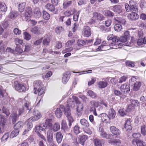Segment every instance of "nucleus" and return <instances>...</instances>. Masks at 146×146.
Here are the masks:
<instances>
[{
    "instance_id": "nucleus-1",
    "label": "nucleus",
    "mask_w": 146,
    "mask_h": 146,
    "mask_svg": "<svg viewBox=\"0 0 146 146\" xmlns=\"http://www.w3.org/2000/svg\"><path fill=\"white\" fill-rule=\"evenodd\" d=\"M74 102L77 104V107L76 109V110H82L83 107L82 104L79 100L78 98L74 96H72V98H69L67 101L66 106L68 108H67V110H70L71 109L74 108L75 106Z\"/></svg>"
},
{
    "instance_id": "nucleus-2",
    "label": "nucleus",
    "mask_w": 146,
    "mask_h": 146,
    "mask_svg": "<svg viewBox=\"0 0 146 146\" xmlns=\"http://www.w3.org/2000/svg\"><path fill=\"white\" fill-rule=\"evenodd\" d=\"M80 123L81 124L88 128V129L86 128H83V131L84 132L88 134L91 135L92 133V132L90 129L88 128L89 126V124L88 122L85 119H82L80 120Z\"/></svg>"
},
{
    "instance_id": "nucleus-3",
    "label": "nucleus",
    "mask_w": 146,
    "mask_h": 146,
    "mask_svg": "<svg viewBox=\"0 0 146 146\" xmlns=\"http://www.w3.org/2000/svg\"><path fill=\"white\" fill-rule=\"evenodd\" d=\"M6 120L4 117L0 115V134L3 133L4 131V129L6 123Z\"/></svg>"
},
{
    "instance_id": "nucleus-4",
    "label": "nucleus",
    "mask_w": 146,
    "mask_h": 146,
    "mask_svg": "<svg viewBox=\"0 0 146 146\" xmlns=\"http://www.w3.org/2000/svg\"><path fill=\"white\" fill-rule=\"evenodd\" d=\"M88 139V136L86 135H80L78 138V141L76 139L75 142L77 144L80 143L82 145H84L85 142Z\"/></svg>"
},
{
    "instance_id": "nucleus-5",
    "label": "nucleus",
    "mask_w": 146,
    "mask_h": 146,
    "mask_svg": "<svg viewBox=\"0 0 146 146\" xmlns=\"http://www.w3.org/2000/svg\"><path fill=\"white\" fill-rule=\"evenodd\" d=\"M33 115L35 117H31L29 118V120H31L32 121L38 120L42 117L40 113L38 110H34L33 112Z\"/></svg>"
},
{
    "instance_id": "nucleus-6",
    "label": "nucleus",
    "mask_w": 146,
    "mask_h": 146,
    "mask_svg": "<svg viewBox=\"0 0 146 146\" xmlns=\"http://www.w3.org/2000/svg\"><path fill=\"white\" fill-rule=\"evenodd\" d=\"M31 120H29V118L27 119L26 121V123H27V127L25 129L23 133V135H25V134L28 133V132L33 127V124L30 121Z\"/></svg>"
},
{
    "instance_id": "nucleus-7",
    "label": "nucleus",
    "mask_w": 146,
    "mask_h": 146,
    "mask_svg": "<svg viewBox=\"0 0 146 146\" xmlns=\"http://www.w3.org/2000/svg\"><path fill=\"white\" fill-rule=\"evenodd\" d=\"M100 136L102 138H105L106 139H109L113 136V135L110 134L108 135L105 131L104 129L102 127L99 128Z\"/></svg>"
},
{
    "instance_id": "nucleus-8",
    "label": "nucleus",
    "mask_w": 146,
    "mask_h": 146,
    "mask_svg": "<svg viewBox=\"0 0 146 146\" xmlns=\"http://www.w3.org/2000/svg\"><path fill=\"white\" fill-rule=\"evenodd\" d=\"M30 31L32 33L35 35H38L43 33L42 28L36 26L31 28Z\"/></svg>"
},
{
    "instance_id": "nucleus-9",
    "label": "nucleus",
    "mask_w": 146,
    "mask_h": 146,
    "mask_svg": "<svg viewBox=\"0 0 146 146\" xmlns=\"http://www.w3.org/2000/svg\"><path fill=\"white\" fill-rule=\"evenodd\" d=\"M18 112L19 114H17L16 113H13L11 115V116L12 119V122L14 124L16 121L19 116L21 115L23 113V110H19Z\"/></svg>"
},
{
    "instance_id": "nucleus-10",
    "label": "nucleus",
    "mask_w": 146,
    "mask_h": 146,
    "mask_svg": "<svg viewBox=\"0 0 146 146\" xmlns=\"http://www.w3.org/2000/svg\"><path fill=\"white\" fill-rule=\"evenodd\" d=\"M32 13V9L29 7H26L24 16L26 21H28V18L30 17Z\"/></svg>"
},
{
    "instance_id": "nucleus-11",
    "label": "nucleus",
    "mask_w": 146,
    "mask_h": 146,
    "mask_svg": "<svg viewBox=\"0 0 146 146\" xmlns=\"http://www.w3.org/2000/svg\"><path fill=\"white\" fill-rule=\"evenodd\" d=\"M137 12L132 11V13L128 15V18L131 21H135L138 19L139 18V16L137 13Z\"/></svg>"
},
{
    "instance_id": "nucleus-12",
    "label": "nucleus",
    "mask_w": 146,
    "mask_h": 146,
    "mask_svg": "<svg viewBox=\"0 0 146 146\" xmlns=\"http://www.w3.org/2000/svg\"><path fill=\"white\" fill-rule=\"evenodd\" d=\"M102 121L106 123H110V118L106 113H102L100 114Z\"/></svg>"
},
{
    "instance_id": "nucleus-13",
    "label": "nucleus",
    "mask_w": 146,
    "mask_h": 146,
    "mask_svg": "<svg viewBox=\"0 0 146 146\" xmlns=\"http://www.w3.org/2000/svg\"><path fill=\"white\" fill-rule=\"evenodd\" d=\"M15 89L20 92H25L26 88L22 84H17L14 85Z\"/></svg>"
},
{
    "instance_id": "nucleus-14",
    "label": "nucleus",
    "mask_w": 146,
    "mask_h": 146,
    "mask_svg": "<svg viewBox=\"0 0 146 146\" xmlns=\"http://www.w3.org/2000/svg\"><path fill=\"white\" fill-rule=\"evenodd\" d=\"M120 89L123 92L127 93L130 91V86L128 84H125L121 86Z\"/></svg>"
},
{
    "instance_id": "nucleus-15",
    "label": "nucleus",
    "mask_w": 146,
    "mask_h": 146,
    "mask_svg": "<svg viewBox=\"0 0 146 146\" xmlns=\"http://www.w3.org/2000/svg\"><path fill=\"white\" fill-rule=\"evenodd\" d=\"M93 18L100 21L103 20L105 17L102 14L96 12L93 13Z\"/></svg>"
},
{
    "instance_id": "nucleus-16",
    "label": "nucleus",
    "mask_w": 146,
    "mask_h": 146,
    "mask_svg": "<svg viewBox=\"0 0 146 146\" xmlns=\"http://www.w3.org/2000/svg\"><path fill=\"white\" fill-rule=\"evenodd\" d=\"M124 127L127 131L131 130L132 127L131 125V120L130 119H127L125 120Z\"/></svg>"
},
{
    "instance_id": "nucleus-17",
    "label": "nucleus",
    "mask_w": 146,
    "mask_h": 146,
    "mask_svg": "<svg viewBox=\"0 0 146 146\" xmlns=\"http://www.w3.org/2000/svg\"><path fill=\"white\" fill-rule=\"evenodd\" d=\"M83 34L84 36L86 37H88L91 35L90 29L88 26H86L84 27Z\"/></svg>"
},
{
    "instance_id": "nucleus-18",
    "label": "nucleus",
    "mask_w": 146,
    "mask_h": 146,
    "mask_svg": "<svg viewBox=\"0 0 146 146\" xmlns=\"http://www.w3.org/2000/svg\"><path fill=\"white\" fill-rule=\"evenodd\" d=\"M111 132L114 135H119L120 133V130L114 126H112L110 127Z\"/></svg>"
},
{
    "instance_id": "nucleus-19",
    "label": "nucleus",
    "mask_w": 146,
    "mask_h": 146,
    "mask_svg": "<svg viewBox=\"0 0 146 146\" xmlns=\"http://www.w3.org/2000/svg\"><path fill=\"white\" fill-rule=\"evenodd\" d=\"M112 10L114 12L118 14L122 12V9L121 6L119 5H116L113 7Z\"/></svg>"
},
{
    "instance_id": "nucleus-20",
    "label": "nucleus",
    "mask_w": 146,
    "mask_h": 146,
    "mask_svg": "<svg viewBox=\"0 0 146 146\" xmlns=\"http://www.w3.org/2000/svg\"><path fill=\"white\" fill-rule=\"evenodd\" d=\"M25 101L23 107L24 110H31L32 109L30 101L29 100H26V98H25Z\"/></svg>"
},
{
    "instance_id": "nucleus-21",
    "label": "nucleus",
    "mask_w": 146,
    "mask_h": 146,
    "mask_svg": "<svg viewBox=\"0 0 146 146\" xmlns=\"http://www.w3.org/2000/svg\"><path fill=\"white\" fill-rule=\"evenodd\" d=\"M34 16L36 18H39L41 17L42 13L40 9L38 7H36L34 9Z\"/></svg>"
},
{
    "instance_id": "nucleus-22",
    "label": "nucleus",
    "mask_w": 146,
    "mask_h": 146,
    "mask_svg": "<svg viewBox=\"0 0 146 146\" xmlns=\"http://www.w3.org/2000/svg\"><path fill=\"white\" fill-rule=\"evenodd\" d=\"M45 88L44 87H42L41 88H39L37 90H35L34 92V93L36 94L38 93V95L41 96L45 93Z\"/></svg>"
},
{
    "instance_id": "nucleus-23",
    "label": "nucleus",
    "mask_w": 146,
    "mask_h": 146,
    "mask_svg": "<svg viewBox=\"0 0 146 146\" xmlns=\"http://www.w3.org/2000/svg\"><path fill=\"white\" fill-rule=\"evenodd\" d=\"M34 84V89L35 91L38 89H39L42 85V82L40 80H36L35 81Z\"/></svg>"
},
{
    "instance_id": "nucleus-24",
    "label": "nucleus",
    "mask_w": 146,
    "mask_h": 146,
    "mask_svg": "<svg viewBox=\"0 0 146 146\" xmlns=\"http://www.w3.org/2000/svg\"><path fill=\"white\" fill-rule=\"evenodd\" d=\"M135 143L137 146H145V142L143 141L139 140L136 141L134 140H133L132 141V144H134Z\"/></svg>"
},
{
    "instance_id": "nucleus-25",
    "label": "nucleus",
    "mask_w": 146,
    "mask_h": 146,
    "mask_svg": "<svg viewBox=\"0 0 146 146\" xmlns=\"http://www.w3.org/2000/svg\"><path fill=\"white\" fill-rule=\"evenodd\" d=\"M108 143L112 145H119L121 142L119 139H115L113 140H108Z\"/></svg>"
},
{
    "instance_id": "nucleus-26",
    "label": "nucleus",
    "mask_w": 146,
    "mask_h": 146,
    "mask_svg": "<svg viewBox=\"0 0 146 146\" xmlns=\"http://www.w3.org/2000/svg\"><path fill=\"white\" fill-rule=\"evenodd\" d=\"M130 6L132 9V11L138 12L137 8L136 6L135 3L133 1H131L129 2Z\"/></svg>"
},
{
    "instance_id": "nucleus-27",
    "label": "nucleus",
    "mask_w": 146,
    "mask_h": 146,
    "mask_svg": "<svg viewBox=\"0 0 146 146\" xmlns=\"http://www.w3.org/2000/svg\"><path fill=\"white\" fill-rule=\"evenodd\" d=\"M23 123L21 121H19L16 123L14 126V129H16L17 130H19V129L23 127Z\"/></svg>"
},
{
    "instance_id": "nucleus-28",
    "label": "nucleus",
    "mask_w": 146,
    "mask_h": 146,
    "mask_svg": "<svg viewBox=\"0 0 146 146\" xmlns=\"http://www.w3.org/2000/svg\"><path fill=\"white\" fill-rule=\"evenodd\" d=\"M141 85V83L140 82H136L134 84L133 90L134 91H137L140 88Z\"/></svg>"
},
{
    "instance_id": "nucleus-29",
    "label": "nucleus",
    "mask_w": 146,
    "mask_h": 146,
    "mask_svg": "<svg viewBox=\"0 0 146 146\" xmlns=\"http://www.w3.org/2000/svg\"><path fill=\"white\" fill-rule=\"evenodd\" d=\"M18 15V13L17 11H11L8 17L11 19H13L15 18Z\"/></svg>"
},
{
    "instance_id": "nucleus-30",
    "label": "nucleus",
    "mask_w": 146,
    "mask_h": 146,
    "mask_svg": "<svg viewBox=\"0 0 146 146\" xmlns=\"http://www.w3.org/2000/svg\"><path fill=\"white\" fill-rule=\"evenodd\" d=\"M7 7L5 4L3 2H0V10L3 13L7 10Z\"/></svg>"
},
{
    "instance_id": "nucleus-31",
    "label": "nucleus",
    "mask_w": 146,
    "mask_h": 146,
    "mask_svg": "<svg viewBox=\"0 0 146 146\" xmlns=\"http://www.w3.org/2000/svg\"><path fill=\"white\" fill-rule=\"evenodd\" d=\"M47 140L49 143L52 142L53 141V135L52 133L50 131L47 132Z\"/></svg>"
},
{
    "instance_id": "nucleus-32",
    "label": "nucleus",
    "mask_w": 146,
    "mask_h": 146,
    "mask_svg": "<svg viewBox=\"0 0 146 146\" xmlns=\"http://www.w3.org/2000/svg\"><path fill=\"white\" fill-rule=\"evenodd\" d=\"M114 20L118 23L122 24L125 25V20L124 19H123L120 17H114Z\"/></svg>"
},
{
    "instance_id": "nucleus-33",
    "label": "nucleus",
    "mask_w": 146,
    "mask_h": 146,
    "mask_svg": "<svg viewBox=\"0 0 146 146\" xmlns=\"http://www.w3.org/2000/svg\"><path fill=\"white\" fill-rule=\"evenodd\" d=\"M63 136L61 133L60 132H57L56 135V138L57 142L58 143H60L62 139Z\"/></svg>"
},
{
    "instance_id": "nucleus-34",
    "label": "nucleus",
    "mask_w": 146,
    "mask_h": 146,
    "mask_svg": "<svg viewBox=\"0 0 146 146\" xmlns=\"http://www.w3.org/2000/svg\"><path fill=\"white\" fill-rule=\"evenodd\" d=\"M107 27L106 26L101 25L99 27V28L101 31L104 33L110 31V28H107Z\"/></svg>"
},
{
    "instance_id": "nucleus-35",
    "label": "nucleus",
    "mask_w": 146,
    "mask_h": 146,
    "mask_svg": "<svg viewBox=\"0 0 146 146\" xmlns=\"http://www.w3.org/2000/svg\"><path fill=\"white\" fill-rule=\"evenodd\" d=\"M98 87L100 88H103L106 87L108 85L107 82L103 81H100L98 83Z\"/></svg>"
},
{
    "instance_id": "nucleus-36",
    "label": "nucleus",
    "mask_w": 146,
    "mask_h": 146,
    "mask_svg": "<svg viewBox=\"0 0 146 146\" xmlns=\"http://www.w3.org/2000/svg\"><path fill=\"white\" fill-rule=\"evenodd\" d=\"M14 130L12 131L10 135V137L13 138L17 136L19 132V130H17L16 129H14Z\"/></svg>"
},
{
    "instance_id": "nucleus-37",
    "label": "nucleus",
    "mask_w": 146,
    "mask_h": 146,
    "mask_svg": "<svg viewBox=\"0 0 146 146\" xmlns=\"http://www.w3.org/2000/svg\"><path fill=\"white\" fill-rule=\"evenodd\" d=\"M103 13L105 16L108 17H113L114 15L113 13L109 10L104 11Z\"/></svg>"
},
{
    "instance_id": "nucleus-38",
    "label": "nucleus",
    "mask_w": 146,
    "mask_h": 146,
    "mask_svg": "<svg viewBox=\"0 0 146 146\" xmlns=\"http://www.w3.org/2000/svg\"><path fill=\"white\" fill-rule=\"evenodd\" d=\"M132 136L134 139L133 140L137 141L139 140L141 137V134L140 133H134L132 134Z\"/></svg>"
},
{
    "instance_id": "nucleus-39",
    "label": "nucleus",
    "mask_w": 146,
    "mask_h": 146,
    "mask_svg": "<svg viewBox=\"0 0 146 146\" xmlns=\"http://www.w3.org/2000/svg\"><path fill=\"white\" fill-rule=\"evenodd\" d=\"M25 5L26 3L25 2H23L19 4V9L20 12H22L24 11Z\"/></svg>"
},
{
    "instance_id": "nucleus-40",
    "label": "nucleus",
    "mask_w": 146,
    "mask_h": 146,
    "mask_svg": "<svg viewBox=\"0 0 146 146\" xmlns=\"http://www.w3.org/2000/svg\"><path fill=\"white\" fill-rule=\"evenodd\" d=\"M52 121L51 119L47 118L45 121V123L48 127H51L52 125Z\"/></svg>"
},
{
    "instance_id": "nucleus-41",
    "label": "nucleus",
    "mask_w": 146,
    "mask_h": 146,
    "mask_svg": "<svg viewBox=\"0 0 146 146\" xmlns=\"http://www.w3.org/2000/svg\"><path fill=\"white\" fill-rule=\"evenodd\" d=\"M53 5L50 3L47 4L45 6V8L50 11H53L54 10V7Z\"/></svg>"
},
{
    "instance_id": "nucleus-42",
    "label": "nucleus",
    "mask_w": 146,
    "mask_h": 146,
    "mask_svg": "<svg viewBox=\"0 0 146 146\" xmlns=\"http://www.w3.org/2000/svg\"><path fill=\"white\" fill-rule=\"evenodd\" d=\"M115 115L116 113L115 110H109L108 112V115L110 119L114 118Z\"/></svg>"
},
{
    "instance_id": "nucleus-43",
    "label": "nucleus",
    "mask_w": 146,
    "mask_h": 146,
    "mask_svg": "<svg viewBox=\"0 0 146 146\" xmlns=\"http://www.w3.org/2000/svg\"><path fill=\"white\" fill-rule=\"evenodd\" d=\"M43 18L46 20H48L50 17V15L46 11L43 12Z\"/></svg>"
},
{
    "instance_id": "nucleus-44",
    "label": "nucleus",
    "mask_w": 146,
    "mask_h": 146,
    "mask_svg": "<svg viewBox=\"0 0 146 146\" xmlns=\"http://www.w3.org/2000/svg\"><path fill=\"white\" fill-rule=\"evenodd\" d=\"M114 28L115 30L117 32L120 31L122 29L121 25L119 24H116L114 26Z\"/></svg>"
},
{
    "instance_id": "nucleus-45",
    "label": "nucleus",
    "mask_w": 146,
    "mask_h": 146,
    "mask_svg": "<svg viewBox=\"0 0 146 146\" xmlns=\"http://www.w3.org/2000/svg\"><path fill=\"white\" fill-rule=\"evenodd\" d=\"M9 135L8 133H6L1 138V141L5 142L9 138Z\"/></svg>"
},
{
    "instance_id": "nucleus-46",
    "label": "nucleus",
    "mask_w": 146,
    "mask_h": 146,
    "mask_svg": "<svg viewBox=\"0 0 146 146\" xmlns=\"http://www.w3.org/2000/svg\"><path fill=\"white\" fill-rule=\"evenodd\" d=\"M60 125L57 123H55L54 124L52 129L54 131H56L60 129Z\"/></svg>"
},
{
    "instance_id": "nucleus-47",
    "label": "nucleus",
    "mask_w": 146,
    "mask_h": 146,
    "mask_svg": "<svg viewBox=\"0 0 146 146\" xmlns=\"http://www.w3.org/2000/svg\"><path fill=\"white\" fill-rule=\"evenodd\" d=\"M24 39L27 40H29L31 38V35L27 32H24Z\"/></svg>"
},
{
    "instance_id": "nucleus-48",
    "label": "nucleus",
    "mask_w": 146,
    "mask_h": 146,
    "mask_svg": "<svg viewBox=\"0 0 146 146\" xmlns=\"http://www.w3.org/2000/svg\"><path fill=\"white\" fill-rule=\"evenodd\" d=\"M50 42V38L49 37H47L46 38H44L42 42V44L45 46L48 45Z\"/></svg>"
},
{
    "instance_id": "nucleus-49",
    "label": "nucleus",
    "mask_w": 146,
    "mask_h": 146,
    "mask_svg": "<svg viewBox=\"0 0 146 146\" xmlns=\"http://www.w3.org/2000/svg\"><path fill=\"white\" fill-rule=\"evenodd\" d=\"M94 143L95 146H102V144L101 141L98 139H94Z\"/></svg>"
},
{
    "instance_id": "nucleus-50",
    "label": "nucleus",
    "mask_w": 146,
    "mask_h": 146,
    "mask_svg": "<svg viewBox=\"0 0 146 146\" xmlns=\"http://www.w3.org/2000/svg\"><path fill=\"white\" fill-rule=\"evenodd\" d=\"M139 45H141L144 44L143 41V38H142L141 36L139 35V38L138 39L137 42Z\"/></svg>"
},
{
    "instance_id": "nucleus-51",
    "label": "nucleus",
    "mask_w": 146,
    "mask_h": 146,
    "mask_svg": "<svg viewBox=\"0 0 146 146\" xmlns=\"http://www.w3.org/2000/svg\"><path fill=\"white\" fill-rule=\"evenodd\" d=\"M114 94L117 96L122 98V94L118 90L115 89L114 91Z\"/></svg>"
},
{
    "instance_id": "nucleus-52",
    "label": "nucleus",
    "mask_w": 146,
    "mask_h": 146,
    "mask_svg": "<svg viewBox=\"0 0 146 146\" xmlns=\"http://www.w3.org/2000/svg\"><path fill=\"white\" fill-rule=\"evenodd\" d=\"M146 126L145 125H143L141 127V133L144 136L146 135V130L145 128Z\"/></svg>"
},
{
    "instance_id": "nucleus-53",
    "label": "nucleus",
    "mask_w": 146,
    "mask_h": 146,
    "mask_svg": "<svg viewBox=\"0 0 146 146\" xmlns=\"http://www.w3.org/2000/svg\"><path fill=\"white\" fill-rule=\"evenodd\" d=\"M129 111H127V110H119L118 111V113L122 116L126 115L127 113Z\"/></svg>"
},
{
    "instance_id": "nucleus-54",
    "label": "nucleus",
    "mask_w": 146,
    "mask_h": 146,
    "mask_svg": "<svg viewBox=\"0 0 146 146\" xmlns=\"http://www.w3.org/2000/svg\"><path fill=\"white\" fill-rule=\"evenodd\" d=\"M125 63L127 66L131 67H134L135 65L134 62L130 61H127Z\"/></svg>"
},
{
    "instance_id": "nucleus-55",
    "label": "nucleus",
    "mask_w": 146,
    "mask_h": 146,
    "mask_svg": "<svg viewBox=\"0 0 146 146\" xmlns=\"http://www.w3.org/2000/svg\"><path fill=\"white\" fill-rule=\"evenodd\" d=\"M14 34L16 35H19L21 34V31L19 29L15 28L13 30Z\"/></svg>"
},
{
    "instance_id": "nucleus-56",
    "label": "nucleus",
    "mask_w": 146,
    "mask_h": 146,
    "mask_svg": "<svg viewBox=\"0 0 146 146\" xmlns=\"http://www.w3.org/2000/svg\"><path fill=\"white\" fill-rule=\"evenodd\" d=\"M87 93L88 95L92 98H95L96 97V94L94 93L92 91L89 90Z\"/></svg>"
},
{
    "instance_id": "nucleus-57",
    "label": "nucleus",
    "mask_w": 146,
    "mask_h": 146,
    "mask_svg": "<svg viewBox=\"0 0 146 146\" xmlns=\"http://www.w3.org/2000/svg\"><path fill=\"white\" fill-rule=\"evenodd\" d=\"M125 8L127 12H129L132 11V9L129 4L126 3L125 5Z\"/></svg>"
},
{
    "instance_id": "nucleus-58",
    "label": "nucleus",
    "mask_w": 146,
    "mask_h": 146,
    "mask_svg": "<svg viewBox=\"0 0 146 146\" xmlns=\"http://www.w3.org/2000/svg\"><path fill=\"white\" fill-rule=\"evenodd\" d=\"M15 51L16 52H17V53L20 54L22 52L23 50L19 45H17Z\"/></svg>"
},
{
    "instance_id": "nucleus-59",
    "label": "nucleus",
    "mask_w": 146,
    "mask_h": 146,
    "mask_svg": "<svg viewBox=\"0 0 146 146\" xmlns=\"http://www.w3.org/2000/svg\"><path fill=\"white\" fill-rule=\"evenodd\" d=\"M55 113L57 117L58 118L61 117L62 114L61 110H56Z\"/></svg>"
},
{
    "instance_id": "nucleus-60",
    "label": "nucleus",
    "mask_w": 146,
    "mask_h": 146,
    "mask_svg": "<svg viewBox=\"0 0 146 146\" xmlns=\"http://www.w3.org/2000/svg\"><path fill=\"white\" fill-rule=\"evenodd\" d=\"M14 41L17 45H19L18 44H22L23 43V40L19 39L18 38H15V39Z\"/></svg>"
},
{
    "instance_id": "nucleus-61",
    "label": "nucleus",
    "mask_w": 146,
    "mask_h": 146,
    "mask_svg": "<svg viewBox=\"0 0 146 146\" xmlns=\"http://www.w3.org/2000/svg\"><path fill=\"white\" fill-rule=\"evenodd\" d=\"M80 12V11H79L76 13H75L73 16V20L74 21H78Z\"/></svg>"
},
{
    "instance_id": "nucleus-62",
    "label": "nucleus",
    "mask_w": 146,
    "mask_h": 146,
    "mask_svg": "<svg viewBox=\"0 0 146 146\" xmlns=\"http://www.w3.org/2000/svg\"><path fill=\"white\" fill-rule=\"evenodd\" d=\"M63 29L62 27H58L55 29V32L57 34H59L63 31Z\"/></svg>"
},
{
    "instance_id": "nucleus-63",
    "label": "nucleus",
    "mask_w": 146,
    "mask_h": 146,
    "mask_svg": "<svg viewBox=\"0 0 146 146\" xmlns=\"http://www.w3.org/2000/svg\"><path fill=\"white\" fill-rule=\"evenodd\" d=\"M79 127L77 125H76L74 127V133L76 134H78L80 133Z\"/></svg>"
},
{
    "instance_id": "nucleus-64",
    "label": "nucleus",
    "mask_w": 146,
    "mask_h": 146,
    "mask_svg": "<svg viewBox=\"0 0 146 146\" xmlns=\"http://www.w3.org/2000/svg\"><path fill=\"white\" fill-rule=\"evenodd\" d=\"M86 42L84 40L81 39H79L77 41V44L79 46H83L84 45Z\"/></svg>"
}]
</instances>
